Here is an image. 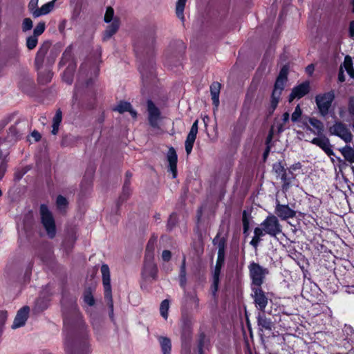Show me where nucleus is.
Segmentation results:
<instances>
[{
    "instance_id": "f257e3e1",
    "label": "nucleus",
    "mask_w": 354,
    "mask_h": 354,
    "mask_svg": "<svg viewBox=\"0 0 354 354\" xmlns=\"http://www.w3.org/2000/svg\"><path fill=\"white\" fill-rule=\"evenodd\" d=\"M281 232V225L278 218L274 215H270L254 229L250 245L256 248L261 241V238L266 234L275 237Z\"/></svg>"
},
{
    "instance_id": "f03ea898",
    "label": "nucleus",
    "mask_w": 354,
    "mask_h": 354,
    "mask_svg": "<svg viewBox=\"0 0 354 354\" xmlns=\"http://www.w3.org/2000/svg\"><path fill=\"white\" fill-rule=\"evenodd\" d=\"M154 241L150 240L147 244L145 254V265L142 275L145 279H155L157 274V268L153 262Z\"/></svg>"
},
{
    "instance_id": "7ed1b4c3",
    "label": "nucleus",
    "mask_w": 354,
    "mask_h": 354,
    "mask_svg": "<svg viewBox=\"0 0 354 354\" xmlns=\"http://www.w3.org/2000/svg\"><path fill=\"white\" fill-rule=\"evenodd\" d=\"M335 97V95L334 91L319 93L315 96V103L319 113L322 116L325 117L329 113Z\"/></svg>"
},
{
    "instance_id": "20e7f679",
    "label": "nucleus",
    "mask_w": 354,
    "mask_h": 354,
    "mask_svg": "<svg viewBox=\"0 0 354 354\" xmlns=\"http://www.w3.org/2000/svg\"><path fill=\"white\" fill-rule=\"evenodd\" d=\"M288 73V68L287 66H284L280 71L279 75L277 78L274 84V90L272 94L271 104L274 109L277 106L281 91H283L285 84L287 81V75Z\"/></svg>"
},
{
    "instance_id": "39448f33",
    "label": "nucleus",
    "mask_w": 354,
    "mask_h": 354,
    "mask_svg": "<svg viewBox=\"0 0 354 354\" xmlns=\"http://www.w3.org/2000/svg\"><path fill=\"white\" fill-rule=\"evenodd\" d=\"M248 268L252 279V287H261L266 276L268 274V269L254 262L251 263Z\"/></svg>"
},
{
    "instance_id": "423d86ee",
    "label": "nucleus",
    "mask_w": 354,
    "mask_h": 354,
    "mask_svg": "<svg viewBox=\"0 0 354 354\" xmlns=\"http://www.w3.org/2000/svg\"><path fill=\"white\" fill-rule=\"evenodd\" d=\"M40 214L41 223L46 231L48 236L50 238L54 237L56 234L55 223L53 216L46 205H41Z\"/></svg>"
},
{
    "instance_id": "0eeeda50",
    "label": "nucleus",
    "mask_w": 354,
    "mask_h": 354,
    "mask_svg": "<svg viewBox=\"0 0 354 354\" xmlns=\"http://www.w3.org/2000/svg\"><path fill=\"white\" fill-rule=\"evenodd\" d=\"M330 134L338 136L346 143H350L353 140V135L348 128L347 125L341 122H336L329 129Z\"/></svg>"
},
{
    "instance_id": "6e6552de",
    "label": "nucleus",
    "mask_w": 354,
    "mask_h": 354,
    "mask_svg": "<svg viewBox=\"0 0 354 354\" xmlns=\"http://www.w3.org/2000/svg\"><path fill=\"white\" fill-rule=\"evenodd\" d=\"M225 254L224 248L223 246H220L218 252V257L216 263V266L213 273V294L214 295L217 290L219 283V276L221 273V268L224 264Z\"/></svg>"
},
{
    "instance_id": "1a4fd4ad",
    "label": "nucleus",
    "mask_w": 354,
    "mask_h": 354,
    "mask_svg": "<svg viewBox=\"0 0 354 354\" xmlns=\"http://www.w3.org/2000/svg\"><path fill=\"white\" fill-rule=\"evenodd\" d=\"M101 272L102 274L103 285L104 289V297L111 303L110 306L113 310V302L111 295V287L110 279V270L106 264H103L101 267Z\"/></svg>"
},
{
    "instance_id": "9d476101",
    "label": "nucleus",
    "mask_w": 354,
    "mask_h": 354,
    "mask_svg": "<svg viewBox=\"0 0 354 354\" xmlns=\"http://www.w3.org/2000/svg\"><path fill=\"white\" fill-rule=\"evenodd\" d=\"M252 297L254 299L255 306L259 310L264 312L268 305V299L261 287H252Z\"/></svg>"
},
{
    "instance_id": "9b49d317",
    "label": "nucleus",
    "mask_w": 354,
    "mask_h": 354,
    "mask_svg": "<svg viewBox=\"0 0 354 354\" xmlns=\"http://www.w3.org/2000/svg\"><path fill=\"white\" fill-rule=\"evenodd\" d=\"M147 111L150 125L154 128H158L161 120L160 111L151 100L147 101Z\"/></svg>"
},
{
    "instance_id": "f8f14e48",
    "label": "nucleus",
    "mask_w": 354,
    "mask_h": 354,
    "mask_svg": "<svg viewBox=\"0 0 354 354\" xmlns=\"http://www.w3.org/2000/svg\"><path fill=\"white\" fill-rule=\"evenodd\" d=\"M310 91V82L308 81H306L302 82L301 84L295 86L292 92L289 96V101L292 102L295 99H300L307 93H308Z\"/></svg>"
},
{
    "instance_id": "ddd939ff",
    "label": "nucleus",
    "mask_w": 354,
    "mask_h": 354,
    "mask_svg": "<svg viewBox=\"0 0 354 354\" xmlns=\"http://www.w3.org/2000/svg\"><path fill=\"white\" fill-rule=\"evenodd\" d=\"M198 120L193 123L185 140V151L187 155L192 152L193 145L198 133Z\"/></svg>"
},
{
    "instance_id": "4468645a",
    "label": "nucleus",
    "mask_w": 354,
    "mask_h": 354,
    "mask_svg": "<svg viewBox=\"0 0 354 354\" xmlns=\"http://www.w3.org/2000/svg\"><path fill=\"white\" fill-rule=\"evenodd\" d=\"M344 69L346 71V73L351 77L354 78V69L353 68V62L350 56L347 55L345 57L343 65L341 66L340 67V71L338 75V80L341 82L345 80Z\"/></svg>"
},
{
    "instance_id": "2eb2a0df",
    "label": "nucleus",
    "mask_w": 354,
    "mask_h": 354,
    "mask_svg": "<svg viewBox=\"0 0 354 354\" xmlns=\"http://www.w3.org/2000/svg\"><path fill=\"white\" fill-rule=\"evenodd\" d=\"M311 143L320 147L328 156L334 155L329 140L325 136H319L313 138Z\"/></svg>"
},
{
    "instance_id": "dca6fc26",
    "label": "nucleus",
    "mask_w": 354,
    "mask_h": 354,
    "mask_svg": "<svg viewBox=\"0 0 354 354\" xmlns=\"http://www.w3.org/2000/svg\"><path fill=\"white\" fill-rule=\"evenodd\" d=\"M276 214L283 220L295 216V212L286 205L277 204L275 208Z\"/></svg>"
},
{
    "instance_id": "f3484780",
    "label": "nucleus",
    "mask_w": 354,
    "mask_h": 354,
    "mask_svg": "<svg viewBox=\"0 0 354 354\" xmlns=\"http://www.w3.org/2000/svg\"><path fill=\"white\" fill-rule=\"evenodd\" d=\"M167 161L169 162V170L172 174L173 178L176 177L177 174V154L173 147H170L167 152Z\"/></svg>"
},
{
    "instance_id": "a211bd4d",
    "label": "nucleus",
    "mask_w": 354,
    "mask_h": 354,
    "mask_svg": "<svg viewBox=\"0 0 354 354\" xmlns=\"http://www.w3.org/2000/svg\"><path fill=\"white\" fill-rule=\"evenodd\" d=\"M28 313V307L26 306L20 309L15 318L12 328L15 329L24 326L27 320Z\"/></svg>"
},
{
    "instance_id": "6ab92c4d",
    "label": "nucleus",
    "mask_w": 354,
    "mask_h": 354,
    "mask_svg": "<svg viewBox=\"0 0 354 354\" xmlns=\"http://www.w3.org/2000/svg\"><path fill=\"white\" fill-rule=\"evenodd\" d=\"M308 122L312 127H307V130L310 131L317 136L322 134L324 129V126L322 122L315 118H309Z\"/></svg>"
},
{
    "instance_id": "aec40b11",
    "label": "nucleus",
    "mask_w": 354,
    "mask_h": 354,
    "mask_svg": "<svg viewBox=\"0 0 354 354\" xmlns=\"http://www.w3.org/2000/svg\"><path fill=\"white\" fill-rule=\"evenodd\" d=\"M120 27V21L118 18H115L113 21L106 28L104 32V40L110 39L113 35L116 33Z\"/></svg>"
},
{
    "instance_id": "412c9836",
    "label": "nucleus",
    "mask_w": 354,
    "mask_h": 354,
    "mask_svg": "<svg viewBox=\"0 0 354 354\" xmlns=\"http://www.w3.org/2000/svg\"><path fill=\"white\" fill-rule=\"evenodd\" d=\"M120 27V21L118 18H115L113 21L106 28L104 32V40L110 39L113 35L116 33Z\"/></svg>"
},
{
    "instance_id": "4be33fe9",
    "label": "nucleus",
    "mask_w": 354,
    "mask_h": 354,
    "mask_svg": "<svg viewBox=\"0 0 354 354\" xmlns=\"http://www.w3.org/2000/svg\"><path fill=\"white\" fill-rule=\"evenodd\" d=\"M49 47L50 44L48 43H46L44 44L38 50L35 57V65L38 69L41 66Z\"/></svg>"
},
{
    "instance_id": "5701e85b",
    "label": "nucleus",
    "mask_w": 354,
    "mask_h": 354,
    "mask_svg": "<svg viewBox=\"0 0 354 354\" xmlns=\"http://www.w3.org/2000/svg\"><path fill=\"white\" fill-rule=\"evenodd\" d=\"M258 326L261 331L263 330H272V322L267 318L263 314H259L257 317Z\"/></svg>"
},
{
    "instance_id": "b1692460",
    "label": "nucleus",
    "mask_w": 354,
    "mask_h": 354,
    "mask_svg": "<svg viewBox=\"0 0 354 354\" xmlns=\"http://www.w3.org/2000/svg\"><path fill=\"white\" fill-rule=\"evenodd\" d=\"M55 1L56 0H52L51 1L43 5L40 8H38L37 10H34L33 16L35 17H38L39 16L48 14L53 9Z\"/></svg>"
},
{
    "instance_id": "393cba45",
    "label": "nucleus",
    "mask_w": 354,
    "mask_h": 354,
    "mask_svg": "<svg viewBox=\"0 0 354 354\" xmlns=\"http://www.w3.org/2000/svg\"><path fill=\"white\" fill-rule=\"evenodd\" d=\"M113 110L119 112L120 113L128 111L133 118H136L137 115L136 111L132 109L131 104L127 102H120L115 108H113Z\"/></svg>"
},
{
    "instance_id": "a878e982",
    "label": "nucleus",
    "mask_w": 354,
    "mask_h": 354,
    "mask_svg": "<svg viewBox=\"0 0 354 354\" xmlns=\"http://www.w3.org/2000/svg\"><path fill=\"white\" fill-rule=\"evenodd\" d=\"M221 90V84L218 82H214L210 86V93L213 104L217 107L219 104V93Z\"/></svg>"
},
{
    "instance_id": "bb28decb",
    "label": "nucleus",
    "mask_w": 354,
    "mask_h": 354,
    "mask_svg": "<svg viewBox=\"0 0 354 354\" xmlns=\"http://www.w3.org/2000/svg\"><path fill=\"white\" fill-rule=\"evenodd\" d=\"M339 151L347 161L354 162V149L351 146L346 145Z\"/></svg>"
},
{
    "instance_id": "cd10ccee",
    "label": "nucleus",
    "mask_w": 354,
    "mask_h": 354,
    "mask_svg": "<svg viewBox=\"0 0 354 354\" xmlns=\"http://www.w3.org/2000/svg\"><path fill=\"white\" fill-rule=\"evenodd\" d=\"M159 342L163 354H170L171 349V341L167 337H160Z\"/></svg>"
},
{
    "instance_id": "c85d7f7f",
    "label": "nucleus",
    "mask_w": 354,
    "mask_h": 354,
    "mask_svg": "<svg viewBox=\"0 0 354 354\" xmlns=\"http://www.w3.org/2000/svg\"><path fill=\"white\" fill-rule=\"evenodd\" d=\"M185 257H183L182 265L180 269L179 282L182 288H185L187 283Z\"/></svg>"
},
{
    "instance_id": "c756f323",
    "label": "nucleus",
    "mask_w": 354,
    "mask_h": 354,
    "mask_svg": "<svg viewBox=\"0 0 354 354\" xmlns=\"http://www.w3.org/2000/svg\"><path fill=\"white\" fill-rule=\"evenodd\" d=\"M290 115L288 113H284L280 120L275 123L278 132H282L286 129V124L289 122Z\"/></svg>"
},
{
    "instance_id": "7c9ffc66",
    "label": "nucleus",
    "mask_w": 354,
    "mask_h": 354,
    "mask_svg": "<svg viewBox=\"0 0 354 354\" xmlns=\"http://www.w3.org/2000/svg\"><path fill=\"white\" fill-rule=\"evenodd\" d=\"M62 121V112L60 111H57L53 118V129L52 133L53 135L57 134L59 129V124Z\"/></svg>"
},
{
    "instance_id": "2f4dec72",
    "label": "nucleus",
    "mask_w": 354,
    "mask_h": 354,
    "mask_svg": "<svg viewBox=\"0 0 354 354\" xmlns=\"http://www.w3.org/2000/svg\"><path fill=\"white\" fill-rule=\"evenodd\" d=\"M187 0H178L176 6V13L177 17L182 21L184 20L183 11L186 4Z\"/></svg>"
},
{
    "instance_id": "473e14b6",
    "label": "nucleus",
    "mask_w": 354,
    "mask_h": 354,
    "mask_svg": "<svg viewBox=\"0 0 354 354\" xmlns=\"http://www.w3.org/2000/svg\"><path fill=\"white\" fill-rule=\"evenodd\" d=\"M169 308V302L167 299H165L162 301L160 307V312L161 316L167 319L168 317V310Z\"/></svg>"
},
{
    "instance_id": "72a5a7b5",
    "label": "nucleus",
    "mask_w": 354,
    "mask_h": 354,
    "mask_svg": "<svg viewBox=\"0 0 354 354\" xmlns=\"http://www.w3.org/2000/svg\"><path fill=\"white\" fill-rule=\"evenodd\" d=\"M38 37L35 35H31L28 37L26 39V46L28 49L32 50L34 49L38 43Z\"/></svg>"
},
{
    "instance_id": "f704fd0d",
    "label": "nucleus",
    "mask_w": 354,
    "mask_h": 354,
    "mask_svg": "<svg viewBox=\"0 0 354 354\" xmlns=\"http://www.w3.org/2000/svg\"><path fill=\"white\" fill-rule=\"evenodd\" d=\"M116 17H114V10L112 8L108 7L105 15H104V21L106 23H111Z\"/></svg>"
},
{
    "instance_id": "c9c22d12",
    "label": "nucleus",
    "mask_w": 354,
    "mask_h": 354,
    "mask_svg": "<svg viewBox=\"0 0 354 354\" xmlns=\"http://www.w3.org/2000/svg\"><path fill=\"white\" fill-rule=\"evenodd\" d=\"M280 178L281 180L283 181V189H287L290 185L291 179L294 178L295 177L293 176H292L291 177H288L286 173L284 172L280 176Z\"/></svg>"
},
{
    "instance_id": "e433bc0d",
    "label": "nucleus",
    "mask_w": 354,
    "mask_h": 354,
    "mask_svg": "<svg viewBox=\"0 0 354 354\" xmlns=\"http://www.w3.org/2000/svg\"><path fill=\"white\" fill-rule=\"evenodd\" d=\"M52 73L49 71L46 72V75H44L41 72L39 73V80L42 84H46L50 81L52 78Z\"/></svg>"
},
{
    "instance_id": "4c0bfd02",
    "label": "nucleus",
    "mask_w": 354,
    "mask_h": 354,
    "mask_svg": "<svg viewBox=\"0 0 354 354\" xmlns=\"http://www.w3.org/2000/svg\"><path fill=\"white\" fill-rule=\"evenodd\" d=\"M84 301L88 306H93L95 304L94 298L90 290H86L84 294Z\"/></svg>"
},
{
    "instance_id": "58836bf2",
    "label": "nucleus",
    "mask_w": 354,
    "mask_h": 354,
    "mask_svg": "<svg viewBox=\"0 0 354 354\" xmlns=\"http://www.w3.org/2000/svg\"><path fill=\"white\" fill-rule=\"evenodd\" d=\"M301 114H302V111L300 108V106L297 105L295 107V109L292 114V116H291L292 121L294 122L299 121V118L301 116Z\"/></svg>"
},
{
    "instance_id": "ea45409f",
    "label": "nucleus",
    "mask_w": 354,
    "mask_h": 354,
    "mask_svg": "<svg viewBox=\"0 0 354 354\" xmlns=\"http://www.w3.org/2000/svg\"><path fill=\"white\" fill-rule=\"evenodd\" d=\"M45 23L39 22L34 29L33 35L39 37L45 30Z\"/></svg>"
},
{
    "instance_id": "a19ab883",
    "label": "nucleus",
    "mask_w": 354,
    "mask_h": 354,
    "mask_svg": "<svg viewBox=\"0 0 354 354\" xmlns=\"http://www.w3.org/2000/svg\"><path fill=\"white\" fill-rule=\"evenodd\" d=\"M32 28V21L30 18H26L22 23V30L24 32L31 30Z\"/></svg>"
},
{
    "instance_id": "79ce46f5",
    "label": "nucleus",
    "mask_w": 354,
    "mask_h": 354,
    "mask_svg": "<svg viewBox=\"0 0 354 354\" xmlns=\"http://www.w3.org/2000/svg\"><path fill=\"white\" fill-rule=\"evenodd\" d=\"M56 203L59 209H64L67 205V201L62 196H59L57 198Z\"/></svg>"
},
{
    "instance_id": "37998d69",
    "label": "nucleus",
    "mask_w": 354,
    "mask_h": 354,
    "mask_svg": "<svg viewBox=\"0 0 354 354\" xmlns=\"http://www.w3.org/2000/svg\"><path fill=\"white\" fill-rule=\"evenodd\" d=\"M243 232L246 233L250 227V221L247 216L246 212H244L243 214Z\"/></svg>"
},
{
    "instance_id": "c03bdc74",
    "label": "nucleus",
    "mask_w": 354,
    "mask_h": 354,
    "mask_svg": "<svg viewBox=\"0 0 354 354\" xmlns=\"http://www.w3.org/2000/svg\"><path fill=\"white\" fill-rule=\"evenodd\" d=\"M273 170L279 176L285 172L284 168L280 162H277L273 165Z\"/></svg>"
},
{
    "instance_id": "a18cd8bd",
    "label": "nucleus",
    "mask_w": 354,
    "mask_h": 354,
    "mask_svg": "<svg viewBox=\"0 0 354 354\" xmlns=\"http://www.w3.org/2000/svg\"><path fill=\"white\" fill-rule=\"evenodd\" d=\"M39 0H30L28 4V8L30 11L33 15L34 10H37V6H38Z\"/></svg>"
},
{
    "instance_id": "49530a36",
    "label": "nucleus",
    "mask_w": 354,
    "mask_h": 354,
    "mask_svg": "<svg viewBox=\"0 0 354 354\" xmlns=\"http://www.w3.org/2000/svg\"><path fill=\"white\" fill-rule=\"evenodd\" d=\"M176 215L175 214H172L168 221L167 226L169 229H171L176 224Z\"/></svg>"
},
{
    "instance_id": "de8ad7c7",
    "label": "nucleus",
    "mask_w": 354,
    "mask_h": 354,
    "mask_svg": "<svg viewBox=\"0 0 354 354\" xmlns=\"http://www.w3.org/2000/svg\"><path fill=\"white\" fill-rule=\"evenodd\" d=\"M63 80L68 84H71L73 81L71 73L68 71L64 72L63 75Z\"/></svg>"
},
{
    "instance_id": "09e8293b",
    "label": "nucleus",
    "mask_w": 354,
    "mask_h": 354,
    "mask_svg": "<svg viewBox=\"0 0 354 354\" xmlns=\"http://www.w3.org/2000/svg\"><path fill=\"white\" fill-rule=\"evenodd\" d=\"M71 58V53L69 51H65L63 53L62 60L60 61L59 64L64 65L65 64L66 62Z\"/></svg>"
},
{
    "instance_id": "8fccbe9b",
    "label": "nucleus",
    "mask_w": 354,
    "mask_h": 354,
    "mask_svg": "<svg viewBox=\"0 0 354 354\" xmlns=\"http://www.w3.org/2000/svg\"><path fill=\"white\" fill-rule=\"evenodd\" d=\"M348 112L354 117V98H351L348 104Z\"/></svg>"
},
{
    "instance_id": "3c124183",
    "label": "nucleus",
    "mask_w": 354,
    "mask_h": 354,
    "mask_svg": "<svg viewBox=\"0 0 354 354\" xmlns=\"http://www.w3.org/2000/svg\"><path fill=\"white\" fill-rule=\"evenodd\" d=\"M171 257V254L169 250H164L162 253V258L165 261H168Z\"/></svg>"
},
{
    "instance_id": "603ef678",
    "label": "nucleus",
    "mask_w": 354,
    "mask_h": 354,
    "mask_svg": "<svg viewBox=\"0 0 354 354\" xmlns=\"http://www.w3.org/2000/svg\"><path fill=\"white\" fill-rule=\"evenodd\" d=\"M6 171V165L4 162L0 164V180L2 179Z\"/></svg>"
},
{
    "instance_id": "864d4df0",
    "label": "nucleus",
    "mask_w": 354,
    "mask_h": 354,
    "mask_svg": "<svg viewBox=\"0 0 354 354\" xmlns=\"http://www.w3.org/2000/svg\"><path fill=\"white\" fill-rule=\"evenodd\" d=\"M7 319V313L5 311H0V325H3Z\"/></svg>"
},
{
    "instance_id": "5fc2aeb1",
    "label": "nucleus",
    "mask_w": 354,
    "mask_h": 354,
    "mask_svg": "<svg viewBox=\"0 0 354 354\" xmlns=\"http://www.w3.org/2000/svg\"><path fill=\"white\" fill-rule=\"evenodd\" d=\"M301 168V165L300 162H297V163H295L293 164L290 167V170L291 171H296V170H298V169H300Z\"/></svg>"
},
{
    "instance_id": "6e6d98bb",
    "label": "nucleus",
    "mask_w": 354,
    "mask_h": 354,
    "mask_svg": "<svg viewBox=\"0 0 354 354\" xmlns=\"http://www.w3.org/2000/svg\"><path fill=\"white\" fill-rule=\"evenodd\" d=\"M31 136H32V138H34V140H35V141H38V140H39V139L41 138V135H40V134H39V133L38 131H32V133H31Z\"/></svg>"
},
{
    "instance_id": "4d7b16f0",
    "label": "nucleus",
    "mask_w": 354,
    "mask_h": 354,
    "mask_svg": "<svg viewBox=\"0 0 354 354\" xmlns=\"http://www.w3.org/2000/svg\"><path fill=\"white\" fill-rule=\"evenodd\" d=\"M349 34L351 37H354V21H351L349 24Z\"/></svg>"
},
{
    "instance_id": "13d9d810",
    "label": "nucleus",
    "mask_w": 354,
    "mask_h": 354,
    "mask_svg": "<svg viewBox=\"0 0 354 354\" xmlns=\"http://www.w3.org/2000/svg\"><path fill=\"white\" fill-rule=\"evenodd\" d=\"M314 70H315V67L313 64H310V65H308L306 68V73L311 75L313 72H314Z\"/></svg>"
},
{
    "instance_id": "bf43d9fd",
    "label": "nucleus",
    "mask_w": 354,
    "mask_h": 354,
    "mask_svg": "<svg viewBox=\"0 0 354 354\" xmlns=\"http://www.w3.org/2000/svg\"><path fill=\"white\" fill-rule=\"evenodd\" d=\"M123 192L125 194H129V187L127 186V183L126 182L123 188Z\"/></svg>"
},
{
    "instance_id": "052dcab7",
    "label": "nucleus",
    "mask_w": 354,
    "mask_h": 354,
    "mask_svg": "<svg viewBox=\"0 0 354 354\" xmlns=\"http://www.w3.org/2000/svg\"><path fill=\"white\" fill-rule=\"evenodd\" d=\"M353 12H354V0H352Z\"/></svg>"
},
{
    "instance_id": "680f3d73",
    "label": "nucleus",
    "mask_w": 354,
    "mask_h": 354,
    "mask_svg": "<svg viewBox=\"0 0 354 354\" xmlns=\"http://www.w3.org/2000/svg\"><path fill=\"white\" fill-rule=\"evenodd\" d=\"M268 151H269V149H268V150H267V151H266V152H265V153H264V156H265V157H266V156L268 154Z\"/></svg>"
},
{
    "instance_id": "e2e57ef3",
    "label": "nucleus",
    "mask_w": 354,
    "mask_h": 354,
    "mask_svg": "<svg viewBox=\"0 0 354 354\" xmlns=\"http://www.w3.org/2000/svg\"><path fill=\"white\" fill-rule=\"evenodd\" d=\"M127 176H129V178L131 176V175L129 174V173L127 174Z\"/></svg>"
},
{
    "instance_id": "0e129e2a",
    "label": "nucleus",
    "mask_w": 354,
    "mask_h": 354,
    "mask_svg": "<svg viewBox=\"0 0 354 354\" xmlns=\"http://www.w3.org/2000/svg\"><path fill=\"white\" fill-rule=\"evenodd\" d=\"M348 354H354V351L351 353H348Z\"/></svg>"
},
{
    "instance_id": "69168bd1",
    "label": "nucleus",
    "mask_w": 354,
    "mask_h": 354,
    "mask_svg": "<svg viewBox=\"0 0 354 354\" xmlns=\"http://www.w3.org/2000/svg\"><path fill=\"white\" fill-rule=\"evenodd\" d=\"M271 138H272V136H271V135H270V136H269L268 139H269V140H270V139H271Z\"/></svg>"
},
{
    "instance_id": "338daca9",
    "label": "nucleus",
    "mask_w": 354,
    "mask_h": 354,
    "mask_svg": "<svg viewBox=\"0 0 354 354\" xmlns=\"http://www.w3.org/2000/svg\"><path fill=\"white\" fill-rule=\"evenodd\" d=\"M1 194H2V192H1V191L0 190V196H1Z\"/></svg>"
}]
</instances>
